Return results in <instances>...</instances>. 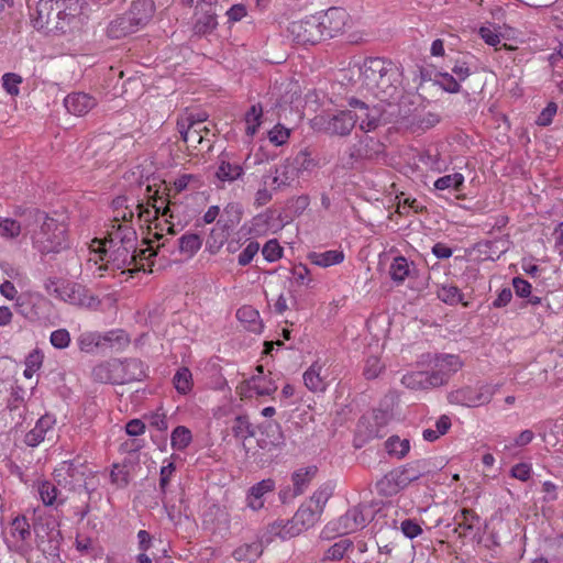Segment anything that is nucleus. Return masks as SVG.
<instances>
[{"instance_id":"1","label":"nucleus","mask_w":563,"mask_h":563,"mask_svg":"<svg viewBox=\"0 0 563 563\" xmlns=\"http://www.w3.org/2000/svg\"><path fill=\"white\" fill-rule=\"evenodd\" d=\"M93 242L99 243L100 258L103 261L108 256V263H111L117 269H130L132 265L135 269H144L139 260H148L162 250H166L169 254L174 253L168 246L169 241L167 239L158 243L156 250L152 246L153 240H150L147 242L148 247L139 251L136 247V232L130 224H118L115 230L109 231L104 241L95 240Z\"/></svg>"},{"instance_id":"2","label":"nucleus","mask_w":563,"mask_h":563,"mask_svg":"<svg viewBox=\"0 0 563 563\" xmlns=\"http://www.w3.org/2000/svg\"><path fill=\"white\" fill-rule=\"evenodd\" d=\"M361 85L383 102L391 103L400 96V73L390 60L366 58L361 67Z\"/></svg>"},{"instance_id":"3","label":"nucleus","mask_w":563,"mask_h":563,"mask_svg":"<svg viewBox=\"0 0 563 563\" xmlns=\"http://www.w3.org/2000/svg\"><path fill=\"white\" fill-rule=\"evenodd\" d=\"M14 214L24 217V229L27 230L31 221L41 223L38 230H34L32 240L34 246L43 254L58 253L68 246L67 230L63 223L49 218L38 209L16 208Z\"/></svg>"},{"instance_id":"4","label":"nucleus","mask_w":563,"mask_h":563,"mask_svg":"<svg viewBox=\"0 0 563 563\" xmlns=\"http://www.w3.org/2000/svg\"><path fill=\"white\" fill-rule=\"evenodd\" d=\"M497 390L498 385L490 384L464 386L449 393L448 401L451 405L477 408L489 404Z\"/></svg>"},{"instance_id":"5","label":"nucleus","mask_w":563,"mask_h":563,"mask_svg":"<svg viewBox=\"0 0 563 563\" xmlns=\"http://www.w3.org/2000/svg\"><path fill=\"white\" fill-rule=\"evenodd\" d=\"M317 15H309L302 20L294 21L288 26V32L294 42L298 44H316L323 40Z\"/></svg>"},{"instance_id":"6","label":"nucleus","mask_w":563,"mask_h":563,"mask_svg":"<svg viewBox=\"0 0 563 563\" xmlns=\"http://www.w3.org/2000/svg\"><path fill=\"white\" fill-rule=\"evenodd\" d=\"M65 0H40L33 19L37 30L52 31L59 27V16L64 13Z\"/></svg>"},{"instance_id":"7","label":"nucleus","mask_w":563,"mask_h":563,"mask_svg":"<svg viewBox=\"0 0 563 563\" xmlns=\"http://www.w3.org/2000/svg\"><path fill=\"white\" fill-rule=\"evenodd\" d=\"M320 512L312 508L311 505L309 506H301L292 517V520L290 522H287V525L283 526L280 528L279 523H274L272 526V533L279 536L282 539H286L288 537H292L296 533H299L301 529H297L296 532L291 531L294 528V525H301L302 528L307 529L309 527H312L320 518Z\"/></svg>"},{"instance_id":"8","label":"nucleus","mask_w":563,"mask_h":563,"mask_svg":"<svg viewBox=\"0 0 563 563\" xmlns=\"http://www.w3.org/2000/svg\"><path fill=\"white\" fill-rule=\"evenodd\" d=\"M317 19L320 23V29L323 33V40L327 37H334L342 32L346 25L349 15L345 10L340 8H330L325 12L317 13Z\"/></svg>"},{"instance_id":"9","label":"nucleus","mask_w":563,"mask_h":563,"mask_svg":"<svg viewBox=\"0 0 563 563\" xmlns=\"http://www.w3.org/2000/svg\"><path fill=\"white\" fill-rule=\"evenodd\" d=\"M114 374V383L117 384L140 382L146 375L144 364L137 358H126L124 361L115 358Z\"/></svg>"},{"instance_id":"10","label":"nucleus","mask_w":563,"mask_h":563,"mask_svg":"<svg viewBox=\"0 0 563 563\" xmlns=\"http://www.w3.org/2000/svg\"><path fill=\"white\" fill-rule=\"evenodd\" d=\"M87 467L78 461H64L55 470V477L59 485L69 486V489H75L77 484H80L86 478Z\"/></svg>"},{"instance_id":"11","label":"nucleus","mask_w":563,"mask_h":563,"mask_svg":"<svg viewBox=\"0 0 563 563\" xmlns=\"http://www.w3.org/2000/svg\"><path fill=\"white\" fill-rule=\"evenodd\" d=\"M368 512L369 510L365 506H355L349 509L338 520V533L349 534L363 529L369 520Z\"/></svg>"},{"instance_id":"12","label":"nucleus","mask_w":563,"mask_h":563,"mask_svg":"<svg viewBox=\"0 0 563 563\" xmlns=\"http://www.w3.org/2000/svg\"><path fill=\"white\" fill-rule=\"evenodd\" d=\"M383 143L372 136L364 135L349 148V164L352 165L354 162L361 159H374L383 153Z\"/></svg>"},{"instance_id":"13","label":"nucleus","mask_w":563,"mask_h":563,"mask_svg":"<svg viewBox=\"0 0 563 563\" xmlns=\"http://www.w3.org/2000/svg\"><path fill=\"white\" fill-rule=\"evenodd\" d=\"M202 119H194V114L189 113L180 117L177 120V130L181 139L189 146L197 147L203 143L205 135L202 134Z\"/></svg>"},{"instance_id":"14","label":"nucleus","mask_w":563,"mask_h":563,"mask_svg":"<svg viewBox=\"0 0 563 563\" xmlns=\"http://www.w3.org/2000/svg\"><path fill=\"white\" fill-rule=\"evenodd\" d=\"M47 291L55 296L56 298L69 302L71 305H82V292L84 287L70 282H49V284L46 285Z\"/></svg>"},{"instance_id":"15","label":"nucleus","mask_w":563,"mask_h":563,"mask_svg":"<svg viewBox=\"0 0 563 563\" xmlns=\"http://www.w3.org/2000/svg\"><path fill=\"white\" fill-rule=\"evenodd\" d=\"M401 383L410 389H429L444 385V378L440 374L420 371L404 375Z\"/></svg>"},{"instance_id":"16","label":"nucleus","mask_w":563,"mask_h":563,"mask_svg":"<svg viewBox=\"0 0 563 563\" xmlns=\"http://www.w3.org/2000/svg\"><path fill=\"white\" fill-rule=\"evenodd\" d=\"M156 11L153 0H134L125 12L137 30L147 25Z\"/></svg>"},{"instance_id":"17","label":"nucleus","mask_w":563,"mask_h":563,"mask_svg":"<svg viewBox=\"0 0 563 563\" xmlns=\"http://www.w3.org/2000/svg\"><path fill=\"white\" fill-rule=\"evenodd\" d=\"M356 118L352 110L341 111L329 119L325 125L328 133L333 135L345 136L351 133L355 126Z\"/></svg>"},{"instance_id":"18","label":"nucleus","mask_w":563,"mask_h":563,"mask_svg":"<svg viewBox=\"0 0 563 563\" xmlns=\"http://www.w3.org/2000/svg\"><path fill=\"white\" fill-rule=\"evenodd\" d=\"M96 104L95 98L84 92L70 93L64 100L67 111L78 117L87 114Z\"/></svg>"},{"instance_id":"19","label":"nucleus","mask_w":563,"mask_h":563,"mask_svg":"<svg viewBox=\"0 0 563 563\" xmlns=\"http://www.w3.org/2000/svg\"><path fill=\"white\" fill-rule=\"evenodd\" d=\"M55 418L51 415L42 416L35 427L30 430L24 438V442L29 446H36L44 441L47 432L52 431L55 426Z\"/></svg>"},{"instance_id":"20","label":"nucleus","mask_w":563,"mask_h":563,"mask_svg":"<svg viewBox=\"0 0 563 563\" xmlns=\"http://www.w3.org/2000/svg\"><path fill=\"white\" fill-rule=\"evenodd\" d=\"M137 31L135 24H133L129 15L124 13L110 21L106 34L109 38L120 40Z\"/></svg>"},{"instance_id":"21","label":"nucleus","mask_w":563,"mask_h":563,"mask_svg":"<svg viewBox=\"0 0 563 563\" xmlns=\"http://www.w3.org/2000/svg\"><path fill=\"white\" fill-rule=\"evenodd\" d=\"M453 520L455 522L454 532H457L460 537H466L479 523V516L473 509L463 508L454 516Z\"/></svg>"},{"instance_id":"22","label":"nucleus","mask_w":563,"mask_h":563,"mask_svg":"<svg viewBox=\"0 0 563 563\" xmlns=\"http://www.w3.org/2000/svg\"><path fill=\"white\" fill-rule=\"evenodd\" d=\"M435 368L432 374H440L444 378V384L448 383L451 374L456 373L463 363L457 355L444 354L435 357Z\"/></svg>"},{"instance_id":"23","label":"nucleus","mask_w":563,"mask_h":563,"mask_svg":"<svg viewBox=\"0 0 563 563\" xmlns=\"http://www.w3.org/2000/svg\"><path fill=\"white\" fill-rule=\"evenodd\" d=\"M307 258L311 264L325 268L341 264L344 261V253L340 250L310 252L308 253Z\"/></svg>"},{"instance_id":"24","label":"nucleus","mask_w":563,"mask_h":563,"mask_svg":"<svg viewBox=\"0 0 563 563\" xmlns=\"http://www.w3.org/2000/svg\"><path fill=\"white\" fill-rule=\"evenodd\" d=\"M322 365L319 362H314L305 373L303 382L306 387L313 393L324 391L327 383L323 376H321Z\"/></svg>"},{"instance_id":"25","label":"nucleus","mask_w":563,"mask_h":563,"mask_svg":"<svg viewBox=\"0 0 563 563\" xmlns=\"http://www.w3.org/2000/svg\"><path fill=\"white\" fill-rule=\"evenodd\" d=\"M274 487L275 483L271 478L263 479L262 482L252 486L247 497L249 506L253 510L261 509L264 506L263 496L267 493H271Z\"/></svg>"},{"instance_id":"26","label":"nucleus","mask_w":563,"mask_h":563,"mask_svg":"<svg viewBox=\"0 0 563 563\" xmlns=\"http://www.w3.org/2000/svg\"><path fill=\"white\" fill-rule=\"evenodd\" d=\"M263 553V544L260 541L244 543L233 551V558L240 563H253Z\"/></svg>"},{"instance_id":"27","label":"nucleus","mask_w":563,"mask_h":563,"mask_svg":"<svg viewBox=\"0 0 563 563\" xmlns=\"http://www.w3.org/2000/svg\"><path fill=\"white\" fill-rule=\"evenodd\" d=\"M400 474V471L394 470L379 479L376 484L379 493L385 496H393L404 489Z\"/></svg>"},{"instance_id":"28","label":"nucleus","mask_w":563,"mask_h":563,"mask_svg":"<svg viewBox=\"0 0 563 563\" xmlns=\"http://www.w3.org/2000/svg\"><path fill=\"white\" fill-rule=\"evenodd\" d=\"M412 269L413 265L409 264L406 257L397 256L390 264L389 274L395 283L401 284L411 275Z\"/></svg>"},{"instance_id":"29","label":"nucleus","mask_w":563,"mask_h":563,"mask_svg":"<svg viewBox=\"0 0 563 563\" xmlns=\"http://www.w3.org/2000/svg\"><path fill=\"white\" fill-rule=\"evenodd\" d=\"M114 366L115 358L96 365L91 371L92 379L101 384H115Z\"/></svg>"},{"instance_id":"30","label":"nucleus","mask_w":563,"mask_h":563,"mask_svg":"<svg viewBox=\"0 0 563 563\" xmlns=\"http://www.w3.org/2000/svg\"><path fill=\"white\" fill-rule=\"evenodd\" d=\"M356 122L360 121V129L368 132L378 126L379 111L377 109H369L368 106L362 107L360 113H353Z\"/></svg>"},{"instance_id":"31","label":"nucleus","mask_w":563,"mask_h":563,"mask_svg":"<svg viewBox=\"0 0 563 563\" xmlns=\"http://www.w3.org/2000/svg\"><path fill=\"white\" fill-rule=\"evenodd\" d=\"M243 175V168L238 163L221 159L216 176L220 181H233Z\"/></svg>"},{"instance_id":"32","label":"nucleus","mask_w":563,"mask_h":563,"mask_svg":"<svg viewBox=\"0 0 563 563\" xmlns=\"http://www.w3.org/2000/svg\"><path fill=\"white\" fill-rule=\"evenodd\" d=\"M298 177V170L292 163H285L276 168V175L273 178V184L278 188L289 186Z\"/></svg>"},{"instance_id":"33","label":"nucleus","mask_w":563,"mask_h":563,"mask_svg":"<svg viewBox=\"0 0 563 563\" xmlns=\"http://www.w3.org/2000/svg\"><path fill=\"white\" fill-rule=\"evenodd\" d=\"M173 384L177 393L187 395L194 386L192 374L188 367H180L173 377Z\"/></svg>"},{"instance_id":"34","label":"nucleus","mask_w":563,"mask_h":563,"mask_svg":"<svg viewBox=\"0 0 563 563\" xmlns=\"http://www.w3.org/2000/svg\"><path fill=\"white\" fill-rule=\"evenodd\" d=\"M177 243L180 253L192 256L200 250L202 240L198 234L186 233L178 239Z\"/></svg>"},{"instance_id":"35","label":"nucleus","mask_w":563,"mask_h":563,"mask_svg":"<svg viewBox=\"0 0 563 563\" xmlns=\"http://www.w3.org/2000/svg\"><path fill=\"white\" fill-rule=\"evenodd\" d=\"M236 318L247 324L250 331H257L261 328L260 313L252 306H243L238 309Z\"/></svg>"},{"instance_id":"36","label":"nucleus","mask_w":563,"mask_h":563,"mask_svg":"<svg viewBox=\"0 0 563 563\" xmlns=\"http://www.w3.org/2000/svg\"><path fill=\"white\" fill-rule=\"evenodd\" d=\"M11 536L15 541L24 542L31 537L30 523L25 516H16L11 521Z\"/></svg>"},{"instance_id":"37","label":"nucleus","mask_w":563,"mask_h":563,"mask_svg":"<svg viewBox=\"0 0 563 563\" xmlns=\"http://www.w3.org/2000/svg\"><path fill=\"white\" fill-rule=\"evenodd\" d=\"M317 473V467L311 466L305 470H299L292 475L294 490L296 495H300L309 485L310 481Z\"/></svg>"},{"instance_id":"38","label":"nucleus","mask_w":563,"mask_h":563,"mask_svg":"<svg viewBox=\"0 0 563 563\" xmlns=\"http://www.w3.org/2000/svg\"><path fill=\"white\" fill-rule=\"evenodd\" d=\"M191 440V431L184 426L176 427L170 435L172 448L179 451L186 449Z\"/></svg>"},{"instance_id":"39","label":"nucleus","mask_w":563,"mask_h":563,"mask_svg":"<svg viewBox=\"0 0 563 563\" xmlns=\"http://www.w3.org/2000/svg\"><path fill=\"white\" fill-rule=\"evenodd\" d=\"M218 25L216 13L207 11L194 24V33L206 35L211 33Z\"/></svg>"},{"instance_id":"40","label":"nucleus","mask_w":563,"mask_h":563,"mask_svg":"<svg viewBox=\"0 0 563 563\" xmlns=\"http://www.w3.org/2000/svg\"><path fill=\"white\" fill-rule=\"evenodd\" d=\"M352 541L350 539H340L338 542L332 544L324 551L323 560L324 561H339L342 560L347 552V550L352 547Z\"/></svg>"},{"instance_id":"41","label":"nucleus","mask_w":563,"mask_h":563,"mask_svg":"<svg viewBox=\"0 0 563 563\" xmlns=\"http://www.w3.org/2000/svg\"><path fill=\"white\" fill-rule=\"evenodd\" d=\"M102 347L121 349L129 344V338L123 330H113L101 334Z\"/></svg>"},{"instance_id":"42","label":"nucleus","mask_w":563,"mask_h":563,"mask_svg":"<svg viewBox=\"0 0 563 563\" xmlns=\"http://www.w3.org/2000/svg\"><path fill=\"white\" fill-rule=\"evenodd\" d=\"M464 184V176L460 173L442 176L434 181V188L437 190L454 189L461 190Z\"/></svg>"},{"instance_id":"43","label":"nucleus","mask_w":563,"mask_h":563,"mask_svg":"<svg viewBox=\"0 0 563 563\" xmlns=\"http://www.w3.org/2000/svg\"><path fill=\"white\" fill-rule=\"evenodd\" d=\"M263 114V108L260 103L253 104L250 110L245 114V123L246 129L245 132L247 135L253 136L258 126L261 125V118Z\"/></svg>"},{"instance_id":"44","label":"nucleus","mask_w":563,"mask_h":563,"mask_svg":"<svg viewBox=\"0 0 563 563\" xmlns=\"http://www.w3.org/2000/svg\"><path fill=\"white\" fill-rule=\"evenodd\" d=\"M246 386L249 389L254 390L258 396H271L277 390V386L274 382L256 376H253Z\"/></svg>"},{"instance_id":"45","label":"nucleus","mask_w":563,"mask_h":563,"mask_svg":"<svg viewBox=\"0 0 563 563\" xmlns=\"http://www.w3.org/2000/svg\"><path fill=\"white\" fill-rule=\"evenodd\" d=\"M232 432L234 437L240 439H247L254 435V429L246 416H238L232 424Z\"/></svg>"},{"instance_id":"46","label":"nucleus","mask_w":563,"mask_h":563,"mask_svg":"<svg viewBox=\"0 0 563 563\" xmlns=\"http://www.w3.org/2000/svg\"><path fill=\"white\" fill-rule=\"evenodd\" d=\"M438 298L445 303L456 305L462 301L463 295L454 285H443L438 289Z\"/></svg>"},{"instance_id":"47","label":"nucleus","mask_w":563,"mask_h":563,"mask_svg":"<svg viewBox=\"0 0 563 563\" xmlns=\"http://www.w3.org/2000/svg\"><path fill=\"white\" fill-rule=\"evenodd\" d=\"M291 163L298 173L303 170H311L317 165L316 161L312 158L311 151L308 148L299 151Z\"/></svg>"},{"instance_id":"48","label":"nucleus","mask_w":563,"mask_h":563,"mask_svg":"<svg viewBox=\"0 0 563 563\" xmlns=\"http://www.w3.org/2000/svg\"><path fill=\"white\" fill-rule=\"evenodd\" d=\"M22 232V224L18 220L4 218L0 220V236L15 239Z\"/></svg>"},{"instance_id":"49","label":"nucleus","mask_w":563,"mask_h":563,"mask_svg":"<svg viewBox=\"0 0 563 563\" xmlns=\"http://www.w3.org/2000/svg\"><path fill=\"white\" fill-rule=\"evenodd\" d=\"M79 349L84 352L91 353L97 347H102L101 334L95 332L82 333L78 339Z\"/></svg>"},{"instance_id":"50","label":"nucleus","mask_w":563,"mask_h":563,"mask_svg":"<svg viewBox=\"0 0 563 563\" xmlns=\"http://www.w3.org/2000/svg\"><path fill=\"white\" fill-rule=\"evenodd\" d=\"M37 490L45 506H52L57 501L58 489L53 483L44 481L40 483Z\"/></svg>"},{"instance_id":"51","label":"nucleus","mask_w":563,"mask_h":563,"mask_svg":"<svg viewBox=\"0 0 563 563\" xmlns=\"http://www.w3.org/2000/svg\"><path fill=\"white\" fill-rule=\"evenodd\" d=\"M409 448V441L406 439L400 440L398 437H390L386 441V450L388 453L399 459L408 453Z\"/></svg>"},{"instance_id":"52","label":"nucleus","mask_w":563,"mask_h":563,"mask_svg":"<svg viewBox=\"0 0 563 563\" xmlns=\"http://www.w3.org/2000/svg\"><path fill=\"white\" fill-rule=\"evenodd\" d=\"M435 81L443 90L450 93H456L461 89L460 81L449 73H439Z\"/></svg>"},{"instance_id":"53","label":"nucleus","mask_w":563,"mask_h":563,"mask_svg":"<svg viewBox=\"0 0 563 563\" xmlns=\"http://www.w3.org/2000/svg\"><path fill=\"white\" fill-rule=\"evenodd\" d=\"M43 363V354L35 350L31 352L25 360V369L24 376L26 378H32L35 372H37Z\"/></svg>"},{"instance_id":"54","label":"nucleus","mask_w":563,"mask_h":563,"mask_svg":"<svg viewBox=\"0 0 563 563\" xmlns=\"http://www.w3.org/2000/svg\"><path fill=\"white\" fill-rule=\"evenodd\" d=\"M397 471H400L401 475V482L404 485V488L407 487L411 482H415L419 479L423 475V471L420 470L417 465H407L402 468H397Z\"/></svg>"},{"instance_id":"55","label":"nucleus","mask_w":563,"mask_h":563,"mask_svg":"<svg viewBox=\"0 0 563 563\" xmlns=\"http://www.w3.org/2000/svg\"><path fill=\"white\" fill-rule=\"evenodd\" d=\"M22 78L13 73H7L2 77V86L4 90L11 96L19 95V85L21 84Z\"/></svg>"},{"instance_id":"56","label":"nucleus","mask_w":563,"mask_h":563,"mask_svg":"<svg viewBox=\"0 0 563 563\" xmlns=\"http://www.w3.org/2000/svg\"><path fill=\"white\" fill-rule=\"evenodd\" d=\"M262 253L267 261L274 262L282 257L283 249L276 240H269L264 245Z\"/></svg>"},{"instance_id":"57","label":"nucleus","mask_w":563,"mask_h":563,"mask_svg":"<svg viewBox=\"0 0 563 563\" xmlns=\"http://www.w3.org/2000/svg\"><path fill=\"white\" fill-rule=\"evenodd\" d=\"M49 341L56 349H66L70 343V335L66 329H58L51 333Z\"/></svg>"},{"instance_id":"58","label":"nucleus","mask_w":563,"mask_h":563,"mask_svg":"<svg viewBox=\"0 0 563 563\" xmlns=\"http://www.w3.org/2000/svg\"><path fill=\"white\" fill-rule=\"evenodd\" d=\"M289 135H290V130H288L282 125H276L269 131L268 139L273 144L279 146L287 142V140L289 139Z\"/></svg>"},{"instance_id":"59","label":"nucleus","mask_w":563,"mask_h":563,"mask_svg":"<svg viewBox=\"0 0 563 563\" xmlns=\"http://www.w3.org/2000/svg\"><path fill=\"white\" fill-rule=\"evenodd\" d=\"M402 533L409 538L415 539L422 533L421 526L413 519H405L400 523Z\"/></svg>"},{"instance_id":"60","label":"nucleus","mask_w":563,"mask_h":563,"mask_svg":"<svg viewBox=\"0 0 563 563\" xmlns=\"http://www.w3.org/2000/svg\"><path fill=\"white\" fill-rule=\"evenodd\" d=\"M260 250V244L257 242H250L246 247L240 253L238 257V262L241 266H246L252 262L254 256L257 254Z\"/></svg>"},{"instance_id":"61","label":"nucleus","mask_w":563,"mask_h":563,"mask_svg":"<svg viewBox=\"0 0 563 563\" xmlns=\"http://www.w3.org/2000/svg\"><path fill=\"white\" fill-rule=\"evenodd\" d=\"M62 540L63 537L59 531H57L56 533H52L47 547L42 549L43 553L49 556L58 558Z\"/></svg>"},{"instance_id":"62","label":"nucleus","mask_w":563,"mask_h":563,"mask_svg":"<svg viewBox=\"0 0 563 563\" xmlns=\"http://www.w3.org/2000/svg\"><path fill=\"white\" fill-rule=\"evenodd\" d=\"M291 273L297 284L309 285L312 282L310 271L303 264L295 265Z\"/></svg>"},{"instance_id":"63","label":"nucleus","mask_w":563,"mask_h":563,"mask_svg":"<svg viewBox=\"0 0 563 563\" xmlns=\"http://www.w3.org/2000/svg\"><path fill=\"white\" fill-rule=\"evenodd\" d=\"M330 496L331 493L327 487L320 488L312 495L310 503L313 504V508L321 514Z\"/></svg>"},{"instance_id":"64","label":"nucleus","mask_w":563,"mask_h":563,"mask_svg":"<svg viewBox=\"0 0 563 563\" xmlns=\"http://www.w3.org/2000/svg\"><path fill=\"white\" fill-rule=\"evenodd\" d=\"M310 205L308 195H301L289 201L288 208L297 216L301 214Z\"/></svg>"}]
</instances>
